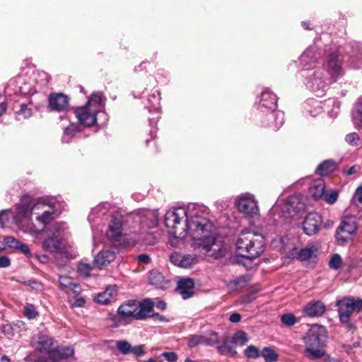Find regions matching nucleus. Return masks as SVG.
Returning a JSON list of instances; mask_svg holds the SVG:
<instances>
[{
    "label": "nucleus",
    "mask_w": 362,
    "mask_h": 362,
    "mask_svg": "<svg viewBox=\"0 0 362 362\" xmlns=\"http://www.w3.org/2000/svg\"><path fill=\"white\" fill-rule=\"evenodd\" d=\"M201 210L200 206L190 204L165 213L164 222L171 235L170 243L173 247L187 243L207 257L221 259L226 255L227 248L212 232L213 225L201 214Z\"/></svg>",
    "instance_id": "nucleus-1"
},
{
    "label": "nucleus",
    "mask_w": 362,
    "mask_h": 362,
    "mask_svg": "<svg viewBox=\"0 0 362 362\" xmlns=\"http://www.w3.org/2000/svg\"><path fill=\"white\" fill-rule=\"evenodd\" d=\"M59 206V204L54 201L34 199L25 195L16 204L15 211L5 209L0 211V223L4 226L14 222L23 233L34 235L40 233V230L32 221V216L45 225L60 213Z\"/></svg>",
    "instance_id": "nucleus-2"
},
{
    "label": "nucleus",
    "mask_w": 362,
    "mask_h": 362,
    "mask_svg": "<svg viewBox=\"0 0 362 362\" xmlns=\"http://www.w3.org/2000/svg\"><path fill=\"white\" fill-rule=\"evenodd\" d=\"M49 79V76L45 71L30 69L25 74L11 78L5 90L9 93L11 90L15 94L31 95L46 87Z\"/></svg>",
    "instance_id": "nucleus-3"
},
{
    "label": "nucleus",
    "mask_w": 362,
    "mask_h": 362,
    "mask_svg": "<svg viewBox=\"0 0 362 362\" xmlns=\"http://www.w3.org/2000/svg\"><path fill=\"white\" fill-rule=\"evenodd\" d=\"M235 246L240 256L255 259L264 252L265 238L261 233L245 230L239 234Z\"/></svg>",
    "instance_id": "nucleus-4"
},
{
    "label": "nucleus",
    "mask_w": 362,
    "mask_h": 362,
    "mask_svg": "<svg viewBox=\"0 0 362 362\" xmlns=\"http://www.w3.org/2000/svg\"><path fill=\"white\" fill-rule=\"evenodd\" d=\"M325 334V327L313 325L305 336V354L310 360L322 359L324 362L328 361L329 357L324 350Z\"/></svg>",
    "instance_id": "nucleus-5"
},
{
    "label": "nucleus",
    "mask_w": 362,
    "mask_h": 362,
    "mask_svg": "<svg viewBox=\"0 0 362 362\" xmlns=\"http://www.w3.org/2000/svg\"><path fill=\"white\" fill-rule=\"evenodd\" d=\"M106 98L101 92H95L88 98L85 105L78 107L74 114L79 124L90 127L97 122V115L104 108Z\"/></svg>",
    "instance_id": "nucleus-6"
},
{
    "label": "nucleus",
    "mask_w": 362,
    "mask_h": 362,
    "mask_svg": "<svg viewBox=\"0 0 362 362\" xmlns=\"http://www.w3.org/2000/svg\"><path fill=\"white\" fill-rule=\"evenodd\" d=\"M153 305L154 303L150 298H145L142 301L129 300L119 307L117 313L125 320H142L151 316Z\"/></svg>",
    "instance_id": "nucleus-7"
},
{
    "label": "nucleus",
    "mask_w": 362,
    "mask_h": 362,
    "mask_svg": "<svg viewBox=\"0 0 362 362\" xmlns=\"http://www.w3.org/2000/svg\"><path fill=\"white\" fill-rule=\"evenodd\" d=\"M303 82L310 91L317 96L323 95L332 84L333 80L329 77L324 68L317 67L300 71Z\"/></svg>",
    "instance_id": "nucleus-8"
},
{
    "label": "nucleus",
    "mask_w": 362,
    "mask_h": 362,
    "mask_svg": "<svg viewBox=\"0 0 362 362\" xmlns=\"http://www.w3.org/2000/svg\"><path fill=\"white\" fill-rule=\"evenodd\" d=\"M288 238L278 236L272 240L274 247L286 252L289 258L297 259L301 262L316 257L317 247L313 244H308L304 248L298 250L296 247H290L288 244Z\"/></svg>",
    "instance_id": "nucleus-9"
},
{
    "label": "nucleus",
    "mask_w": 362,
    "mask_h": 362,
    "mask_svg": "<svg viewBox=\"0 0 362 362\" xmlns=\"http://www.w3.org/2000/svg\"><path fill=\"white\" fill-rule=\"evenodd\" d=\"M305 203L300 194H295L288 197L286 199H279L270 210V214L279 212V216L284 221H288L304 210Z\"/></svg>",
    "instance_id": "nucleus-10"
},
{
    "label": "nucleus",
    "mask_w": 362,
    "mask_h": 362,
    "mask_svg": "<svg viewBox=\"0 0 362 362\" xmlns=\"http://www.w3.org/2000/svg\"><path fill=\"white\" fill-rule=\"evenodd\" d=\"M129 218H133L134 221L138 223L141 234L146 233V237L144 238L142 240L146 244H150V238L152 234L148 230L156 228L158 226L159 220L158 210L141 209L131 214Z\"/></svg>",
    "instance_id": "nucleus-11"
},
{
    "label": "nucleus",
    "mask_w": 362,
    "mask_h": 362,
    "mask_svg": "<svg viewBox=\"0 0 362 362\" xmlns=\"http://www.w3.org/2000/svg\"><path fill=\"white\" fill-rule=\"evenodd\" d=\"M54 219V218L47 224L43 225V229H40V233H47L49 237L44 240L42 243V247L45 251L49 252H58L62 245V241L59 239V236L62 232L66 229V225L61 222H53L51 224L49 223ZM40 230V228H38ZM39 235V233H38ZM37 235V234H36ZM33 236H35L34 235Z\"/></svg>",
    "instance_id": "nucleus-12"
},
{
    "label": "nucleus",
    "mask_w": 362,
    "mask_h": 362,
    "mask_svg": "<svg viewBox=\"0 0 362 362\" xmlns=\"http://www.w3.org/2000/svg\"><path fill=\"white\" fill-rule=\"evenodd\" d=\"M235 205L238 211L250 222H255L259 217L258 202L254 194L245 192L235 198Z\"/></svg>",
    "instance_id": "nucleus-13"
},
{
    "label": "nucleus",
    "mask_w": 362,
    "mask_h": 362,
    "mask_svg": "<svg viewBox=\"0 0 362 362\" xmlns=\"http://www.w3.org/2000/svg\"><path fill=\"white\" fill-rule=\"evenodd\" d=\"M341 322L347 324L351 330L354 326L349 323V319L354 313H359L362 310V299L353 297L344 298L337 303Z\"/></svg>",
    "instance_id": "nucleus-14"
},
{
    "label": "nucleus",
    "mask_w": 362,
    "mask_h": 362,
    "mask_svg": "<svg viewBox=\"0 0 362 362\" xmlns=\"http://www.w3.org/2000/svg\"><path fill=\"white\" fill-rule=\"evenodd\" d=\"M320 67L324 68L325 72L329 77L332 78L334 83L344 75L342 60L337 52L329 53L325 62Z\"/></svg>",
    "instance_id": "nucleus-15"
},
{
    "label": "nucleus",
    "mask_w": 362,
    "mask_h": 362,
    "mask_svg": "<svg viewBox=\"0 0 362 362\" xmlns=\"http://www.w3.org/2000/svg\"><path fill=\"white\" fill-rule=\"evenodd\" d=\"M220 342L219 334L214 330H206L200 334H193L189 337L187 346L194 348L202 344L206 346H213Z\"/></svg>",
    "instance_id": "nucleus-16"
},
{
    "label": "nucleus",
    "mask_w": 362,
    "mask_h": 362,
    "mask_svg": "<svg viewBox=\"0 0 362 362\" xmlns=\"http://www.w3.org/2000/svg\"><path fill=\"white\" fill-rule=\"evenodd\" d=\"M124 231V220L123 216L115 212L112 214L109 224V230L107 232V236L112 241H119L123 235H126Z\"/></svg>",
    "instance_id": "nucleus-17"
},
{
    "label": "nucleus",
    "mask_w": 362,
    "mask_h": 362,
    "mask_svg": "<svg viewBox=\"0 0 362 362\" xmlns=\"http://www.w3.org/2000/svg\"><path fill=\"white\" fill-rule=\"evenodd\" d=\"M321 57V54L317 46L313 45L307 48L299 57L301 71L315 68V64Z\"/></svg>",
    "instance_id": "nucleus-18"
},
{
    "label": "nucleus",
    "mask_w": 362,
    "mask_h": 362,
    "mask_svg": "<svg viewBox=\"0 0 362 362\" xmlns=\"http://www.w3.org/2000/svg\"><path fill=\"white\" fill-rule=\"evenodd\" d=\"M262 112L265 114V117L262 120L265 127L276 131L283 125L284 122V114L283 112L275 109V110H266Z\"/></svg>",
    "instance_id": "nucleus-19"
},
{
    "label": "nucleus",
    "mask_w": 362,
    "mask_h": 362,
    "mask_svg": "<svg viewBox=\"0 0 362 362\" xmlns=\"http://www.w3.org/2000/svg\"><path fill=\"white\" fill-rule=\"evenodd\" d=\"M322 223L320 214L316 212L309 213L303 221V230L308 235H312L319 231Z\"/></svg>",
    "instance_id": "nucleus-20"
},
{
    "label": "nucleus",
    "mask_w": 362,
    "mask_h": 362,
    "mask_svg": "<svg viewBox=\"0 0 362 362\" xmlns=\"http://www.w3.org/2000/svg\"><path fill=\"white\" fill-rule=\"evenodd\" d=\"M170 262L181 268H190L197 262V256L191 254L173 252L170 256Z\"/></svg>",
    "instance_id": "nucleus-21"
},
{
    "label": "nucleus",
    "mask_w": 362,
    "mask_h": 362,
    "mask_svg": "<svg viewBox=\"0 0 362 362\" xmlns=\"http://www.w3.org/2000/svg\"><path fill=\"white\" fill-rule=\"evenodd\" d=\"M277 107V98L275 94L269 89H264L260 96L258 104V110L261 112L266 110H275Z\"/></svg>",
    "instance_id": "nucleus-22"
},
{
    "label": "nucleus",
    "mask_w": 362,
    "mask_h": 362,
    "mask_svg": "<svg viewBox=\"0 0 362 362\" xmlns=\"http://www.w3.org/2000/svg\"><path fill=\"white\" fill-rule=\"evenodd\" d=\"M69 98L62 93H52L49 98V107L54 111H64L68 108Z\"/></svg>",
    "instance_id": "nucleus-23"
},
{
    "label": "nucleus",
    "mask_w": 362,
    "mask_h": 362,
    "mask_svg": "<svg viewBox=\"0 0 362 362\" xmlns=\"http://www.w3.org/2000/svg\"><path fill=\"white\" fill-rule=\"evenodd\" d=\"M194 286V280L191 278H182L177 282V293L185 300L191 298L193 294V288Z\"/></svg>",
    "instance_id": "nucleus-24"
},
{
    "label": "nucleus",
    "mask_w": 362,
    "mask_h": 362,
    "mask_svg": "<svg viewBox=\"0 0 362 362\" xmlns=\"http://www.w3.org/2000/svg\"><path fill=\"white\" fill-rule=\"evenodd\" d=\"M4 243L7 247L18 250L28 258H31L33 257L28 246L13 236L4 237Z\"/></svg>",
    "instance_id": "nucleus-25"
},
{
    "label": "nucleus",
    "mask_w": 362,
    "mask_h": 362,
    "mask_svg": "<svg viewBox=\"0 0 362 362\" xmlns=\"http://www.w3.org/2000/svg\"><path fill=\"white\" fill-rule=\"evenodd\" d=\"M115 257V252L112 250L107 249L98 253L94 259V262L99 269H103L112 262Z\"/></svg>",
    "instance_id": "nucleus-26"
},
{
    "label": "nucleus",
    "mask_w": 362,
    "mask_h": 362,
    "mask_svg": "<svg viewBox=\"0 0 362 362\" xmlns=\"http://www.w3.org/2000/svg\"><path fill=\"white\" fill-rule=\"evenodd\" d=\"M325 310V307L320 301H313L307 305L303 309L304 315L308 317H318L322 315Z\"/></svg>",
    "instance_id": "nucleus-27"
},
{
    "label": "nucleus",
    "mask_w": 362,
    "mask_h": 362,
    "mask_svg": "<svg viewBox=\"0 0 362 362\" xmlns=\"http://www.w3.org/2000/svg\"><path fill=\"white\" fill-rule=\"evenodd\" d=\"M148 281L151 284L160 289H166L170 286V282L158 270H153L150 272Z\"/></svg>",
    "instance_id": "nucleus-28"
},
{
    "label": "nucleus",
    "mask_w": 362,
    "mask_h": 362,
    "mask_svg": "<svg viewBox=\"0 0 362 362\" xmlns=\"http://www.w3.org/2000/svg\"><path fill=\"white\" fill-rule=\"evenodd\" d=\"M303 110L306 115L315 117L322 112V103L315 99H310L304 103Z\"/></svg>",
    "instance_id": "nucleus-29"
},
{
    "label": "nucleus",
    "mask_w": 362,
    "mask_h": 362,
    "mask_svg": "<svg viewBox=\"0 0 362 362\" xmlns=\"http://www.w3.org/2000/svg\"><path fill=\"white\" fill-rule=\"evenodd\" d=\"M59 284L62 289H69L77 295L81 293L80 286L69 276H60L59 277Z\"/></svg>",
    "instance_id": "nucleus-30"
},
{
    "label": "nucleus",
    "mask_w": 362,
    "mask_h": 362,
    "mask_svg": "<svg viewBox=\"0 0 362 362\" xmlns=\"http://www.w3.org/2000/svg\"><path fill=\"white\" fill-rule=\"evenodd\" d=\"M337 229L348 235H353L356 230L354 219L352 217L344 218Z\"/></svg>",
    "instance_id": "nucleus-31"
},
{
    "label": "nucleus",
    "mask_w": 362,
    "mask_h": 362,
    "mask_svg": "<svg viewBox=\"0 0 362 362\" xmlns=\"http://www.w3.org/2000/svg\"><path fill=\"white\" fill-rule=\"evenodd\" d=\"M325 185L322 180H317L313 182L310 186V194L317 199L321 198L325 194Z\"/></svg>",
    "instance_id": "nucleus-32"
},
{
    "label": "nucleus",
    "mask_w": 362,
    "mask_h": 362,
    "mask_svg": "<svg viewBox=\"0 0 362 362\" xmlns=\"http://www.w3.org/2000/svg\"><path fill=\"white\" fill-rule=\"evenodd\" d=\"M354 124L358 129H362V97L359 98L352 111Z\"/></svg>",
    "instance_id": "nucleus-33"
},
{
    "label": "nucleus",
    "mask_w": 362,
    "mask_h": 362,
    "mask_svg": "<svg viewBox=\"0 0 362 362\" xmlns=\"http://www.w3.org/2000/svg\"><path fill=\"white\" fill-rule=\"evenodd\" d=\"M337 168V165L334 161L327 160L318 165L316 173L321 176H325L334 172Z\"/></svg>",
    "instance_id": "nucleus-34"
},
{
    "label": "nucleus",
    "mask_w": 362,
    "mask_h": 362,
    "mask_svg": "<svg viewBox=\"0 0 362 362\" xmlns=\"http://www.w3.org/2000/svg\"><path fill=\"white\" fill-rule=\"evenodd\" d=\"M110 208L108 203H101L91 210L88 216V221L91 223L95 221L96 217L105 215Z\"/></svg>",
    "instance_id": "nucleus-35"
},
{
    "label": "nucleus",
    "mask_w": 362,
    "mask_h": 362,
    "mask_svg": "<svg viewBox=\"0 0 362 362\" xmlns=\"http://www.w3.org/2000/svg\"><path fill=\"white\" fill-rule=\"evenodd\" d=\"M351 63L354 68H362V46L361 45L356 44V48L351 55Z\"/></svg>",
    "instance_id": "nucleus-36"
},
{
    "label": "nucleus",
    "mask_w": 362,
    "mask_h": 362,
    "mask_svg": "<svg viewBox=\"0 0 362 362\" xmlns=\"http://www.w3.org/2000/svg\"><path fill=\"white\" fill-rule=\"evenodd\" d=\"M54 339L46 335H40L38 337V344L42 349L52 353L55 349Z\"/></svg>",
    "instance_id": "nucleus-37"
},
{
    "label": "nucleus",
    "mask_w": 362,
    "mask_h": 362,
    "mask_svg": "<svg viewBox=\"0 0 362 362\" xmlns=\"http://www.w3.org/2000/svg\"><path fill=\"white\" fill-rule=\"evenodd\" d=\"M52 355L60 359H66L74 355V349L70 346L55 347Z\"/></svg>",
    "instance_id": "nucleus-38"
},
{
    "label": "nucleus",
    "mask_w": 362,
    "mask_h": 362,
    "mask_svg": "<svg viewBox=\"0 0 362 362\" xmlns=\"http://www.w3.org/2000/svg\"><path fill=\"white\" fill-rule=\"evenodd\" d=\"M79 132H80V128L77 124H76L74 123L70 124L64 130V134L62 138V142H64V143L70 142V141L75 136V134Z\"/></svg>",
    "instance_id": "nucleus-39"
},
{
    "label": "nucleus",
    "mask_w": 362,
    "mask_h": 362,
    "mask_svg": "<svg viewBox=\"0 0 362 362\" xmlns=\"http://www.w3.org/2000/svg\"><path fill=\"white\" fill-rule=\"evenodd\" d=\"M324 107L327 109L328 113L331 117H335L339 110V103L334 99L329 98L323 103Z\"/></svg>",
    "instance_id": "nucleus-40"
},
{
    "label": "nucleus",
    "mask_w": 362,
    "mask_h": 362,
    "mask_svg": "<svg viewBox=\"0 0 362 362\" xmlns=\"http://www.w3.org/2000/svg\"><path fill=\"white\" fill-rule=\"evenodd\" d=\"M345 141L353 147H360L362 146V139L356 132H351L345 136Z\"/></svg>",
    "instance_id": "nucleus-41"
},
{
    "label": "nucleus",
    "mask_w": 362,
    "mask_h": 362,
    "mask_svg": "<svg viewBox=\"0 0 362 362\" xmlns=\"http://www.w3.org/2000/svg\"><path fill=\"white\" fill-rule=\"evenodd\" d=\"M33 115V110L31 107H28V105L22 103L20 106L19 110L16 112L17 119L20 120L21 118L28 119L30 118Z\"/></svg>",
    "instance_id": "nucleus-42"
},
{
    "label": "nucleus",
    "mask_w": 362,
    "mask_h": 362,
    "mask_svg": "<svg viewBox=\"0 0 362 362\" xmlns=\"http://www.w3.org/2000/svg\"><path fill=\"white\" fill-rule=\"evenodd\" d=\"M262 355L266 362H274L278 360V354L270 347H264Z\"/></svg>",
    "instance_id": "nucleus-43"
},
{
    "label": "nucleus",
    "mask_w": 362,
    "mask_h": 362,
    "mask_svg": "<svg viewBox=\"0 0 362 362\" xmlns=\"http://www.w3.org/2000/svg\"><path fill=\"white\" fill-rule=\"evenodd\" d=\"M232 341L239 346H243L248 341V338L245 332L239 330L232 337Z\"/></svg>",
    "instance_id": "nucleus-44"
},
{
    "label": "nucleus",
    "mask_w": 362,
    "mask_h": 362,
    "mask_svg": "<svg viewBox=\"0 0 362 362\" xmlns=\"http://www.w3.org/2000/svg\"><path fill=\"white\" fill-rule=\"evenodd\" d=\"M116 348L119 353L127 355L131 353L132 345L126 340H118L116 341Z\"/></svg>",
    "instance_id": "nucleus-45"
},
{
    "label": "nucleus",
    "mask_w": 362,
    "mask_h": 362,
    "mask_svg": "<svg viewBox=\"0 0 362 362\" xmlns=\"http://www.w3.org/2000/svg\"><path fill=\"white\" fill-rule=\"evenodd\" d=\"M23 314L28 319L33 320L37 316L38 313L35 305L33 304L27 303L24 306Z\"/></svg>",
    "instance_id": "nucleus-46"
},
{
    "label": "nucleus",
    "mask_w": 362,
    "mask_h": 362,
    "mask_svg": "<svg viewBox=\"0 0 362 362\" xmlns=\"http://www.w3.org/2000/svg\"><path fill=\"white\" fill-rule=\"evenodd\" d=\"M92 267L90 264L81 262L78 265V272L81 276L88 277L90 272L92 271Z\"/></svg>",
    "instance_id": "nucleus-47"
},
{
    "label": "nucleus",
    "mask_w": 362,
    "mask_h": 362,
    "mask_svg": "<svg viewBox=\"0 0 362 362\" xmlns=\"http://www.w3.org/2000/svg\"><path fill=\"white\" fill-rule=\"evenodd\" d=\"M342 265V259L341 256L339 254L333 255L329 261V267L332 269H339L341 268Z\"/></svg>",
    "instance_id": "nucleus-48"
},
{
    "label": "nucleus",
    "mask_w": 362,
    "mask_h": 362,
    "mask_svg": "<svg viewBox=\"0 0 362 362\" xmlns=\"http://www.w3.org/2000/svg\"><path fill=\"white\" fill-rule=\"evenodd\" d=\"M218 351L224 355L235 356L236 351L227 342L223 343L221 346H218Z\"/></svg>",
    "instance_id": "nucleus-49"
},
{
    "label": "nucleus",
    "mask_w": 362,
    "mask_h": 362,
    "mask_svg": "<svg viewBox=\"0 0 362 362\" xmlns=\"http://www.w3.org/2000/svg\"><path fill=\"white\" fill-rule=\"evenodd\" d=\"M160 93L155 90L148 98V102L152 105V107L155 110L160 108Z\"/></svg>",
    "instance_id": "nucleus-50"
},
{
    "label": "nucleus",
    "mask_w": 362,
    "mask_h": 362,
    "mask_svg": "<svg viewBox=\"0 0 362 362\" xmlns=\"http://www.w3.org/2000/svg\"><path fill=\"white\" fill-rule=\"evenodd\" d=\"M245 355L248 358H257L260 355L259 350L255 346H249L244 351Z\"/></svg>",
    "instance_id": "nucleus-51"
},
{
    "label": "nucleus",
    "mask_w": 362,
    "mask_h": 362,
    "mask_svg": "<svg viewBox=\"0 0 362 362\" xmlns=\"http://www.w3.org/2000/svg\"><path fill=\"white\" fill-rule=\"evenodd\" d=\"M281 322L286 326H293L296 322V318L291 313L284 314L281 317Z\"/></svg>",
    "instance_id": "nucleus-52"
},
{
    "label": "nucleus",
    "mask_w": 362,
    "mask_h": 362,
    "mask_svg": "<svg viewBox=\"0 0 362 362\" xmlns=\"http://www.w3.org/2000/svg\"><path fill=\"white\" fill-rule=\"evenodd\" d=\"M25 284L29 286L33 290L36 292H40L44 290V285L36 280L30 279L24 282Z\"/></svg>",
    "instance_id": "nucleus-53"
},
{
    "label": "nucleus",
    "mask_w": 362,
    "mask_h": 362,
    "mask_svg": "<svg viewBox=\"0 0 362 362\" xmlns=\"http://www.w3.org/2000/svg\"><path fill=\"white\" fill-rule=\"evenodd\" d=\"M107 294L108 293H107L105 291L104 292L98 293V296L95 297V301L101 305H106L109 303L112 298L109 296Z\"/></svg>",
    "instance_id": "nucleus-54"
},
{
    "label": "nucleus",
    "mask_w": 362,
    "mask_h": 362,
    "mask_svg": "<svg viewBox=\"0 0 362 362\" xmlns=\"http://www.w3.org/2000/svg\"><path fill=\"white\" fill-rule=\"evenodd\" d=\"M338 196V192L335 190L327 192L324 194L325 200L330 204H334L337 200Z\"/></svg>",
    "instance_id": "nucleus-55"
},
{
    "label": "nucleus",
    "mask_w": 362,
    "mask_h": 362,
    "mask_svg": "<svg viewBox=\"0 0 362 362\" xmlns=\"http://www.w3.org/2000/svg\"><path fill=\"white\" fill-rule=\"evenodd\" d=\"M136 356H142L146 354V351L143 345H137L132 346L131 353Z\"/></svg>",
    "instance_id": "nucleus-56"
},
{
    "label": "nucleus",
    "mask_w": 362,
    "mask_h": 362,
    "mask_svg": "<svg viewBox=\"0 0 362 362\" xmlns=\"http://www.w3.org/2000/svg\"><path fill=\"white\" fill-rule=\"evenodd\" d=\"M343 233H344L339 230L338 229L336 231L335 237H336L337 241L338 242V243L339 245H344V243H346L348 241V239L350 236V235H348L347 234L346 235H344Z\"/></svg>",
    "instance_id": "nucleus-57"
},
{
    "label": "nucleus",
    "mask_w": 362,
    "mask_h": 362,
    "mask_svg": "<svg viewBox=\"0 0 362 362\" xmlns=\"http://www.w3.org/2000/svg\"><path fill=\"white\" fill-rule=\"evenodd\" d=\"M354 202H358L362 204V187H358L354 193L353 197Z\"/></svg>",
    "instance_id": "nucleus-58"
},
{
    "label": "nucleus",
    "mask_w": 362,
    "mask_h": 362,
    "mask_svg": "<svg viewBox=\"0 0 362 362\" xmlns=\"http://www.w3.org/2000/svg\"><path fill=\"white\" fill-rule=\"evenodd\" d=\"M162 356L169 362H175L177 360V354L175 352H164Z\"/></svg>",
    "instance_id": "nucleus-59"
},
{
    "label": "nucleus",
    "mask_w": 362,
    "mask_h": 362,
    "mask_svg": "<svg viewBox=\"0 0 362 362\" xmlns=\"http://www.w3.org/2000/svg\"><path fill=\"white\" fill-rule=\"evenodd\" d=\"M11 264V260L7 256L0 257V268H6Z\"/></svg>",
    "instance_id": "nucleus-60"
},
{
    "label": "nucleus",
    "mask_w": 362,
    "mask_h": 362,
    "mask_svg": "<svg viewBox=\"0 0 362 362\" xmlns=\"http://www.w3.org/2000/svg\"><path fill=\"white\" fill-rule=\"evenodd\" d=\"M136 259L139 262L148 264L150 262V257L146 254H141L136 257Z\"/></svg>",
    "instance_id": "nucleus-61"
},
{
    "label": "nucleus",
    "mask_w": 362,
    "mask_h": 362,
    "mask_svg": "<svg viewBox=\"0 0 362 362\" xmlns=\"http://www.w3.org/2000/svg\"><path fill=\"white\" fill-rule=\"evenodd\" d=\"M241 320V316L238 313H234L230 315L229 317V320L233 323H237L239 322Z\"/></svg>",
    "instance_id": "nucleus-62"
},
{
    "label": "nucleus",
    "mask_w": 362,
    "mask_h": 362,
    "mask_svg": "<svg viewBox=\"0 0 362 362\" xmlns=\"http://www.w3.org/2000/svg\"><path fill=\"white\" fill-rule=\"evenodd\" d=\"M105 291L108 293V296L112 298L114 296L117 294V288L115 286H110L106 288Z\"/></svg>",
    "instance_id": "nucleus-63"
},
{
    "label": "nucleus",
    "mask_w": 362,
    "mask_h": 362,
    "mask_svg": "<svg viewBox=\"0 0 362 362\" xmlns=\"http://www.w3.org/2000/svg\"><path fill=\"white\" fill-rule=\"evenodd\" d=\"M86 301L83 298H78L76 299L73 303V305L76 308L83 307Z\"/></svg>",
    "instance_id": "nucleus-64"
}]
</instances>
